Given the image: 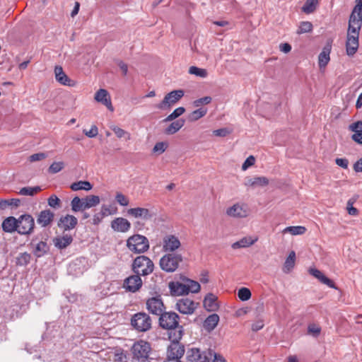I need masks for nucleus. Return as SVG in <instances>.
I'll list each match as a JSON object with an SVG mask.
<instances>
[{
    "label": "nucleus",
    "instance_id": "5fc2aeb1",
    "mask_svg": "<svg viewBox=\"0 0 362 362\" xmlns=\"http://www.w3.org/2000/svg\"><path fill=\"white\" fill-rule=\"evenodd\" d=\"M349 129L354 134L362 132V121H357L349 126Z\"/></svg>",
    "mask_w": 362,
    "mask_h": 362
},
{
    "label": "nucleus",
    "instance_id": "58836bf2",
    "mask_svg": "<svg viewBox=\"0 0 362 362\" xmlns=\"http://www.w3.org/2000/svg\"><path fill=\"white\" fill-rule=\"evenodd\" d=\"M189 74L204 78L208 76V71L205 69L199 68L195 66H192L189 68L188 71Z\"/></svg>",
    "mask_w": 362,
    "mask_h": 362
},
{
    "label": "nucleus",
    "instance_id": "4468645a",
    "mask_svg": "<svg viewBox=\"0 0 362 362\" xmlns=\"http://www.w3.org/2000/svg\"><path fill=\"white\" fill-rule=\"evenodd\" d=\"M199 303L194 302L188 298H182L177 300L175 308L182 314L192 315L197 310Z\"/></svg>",
    "mask_w": 362,
    "mask_h": 362
},
{
    "label": "nucleus",
    "instance_id": "de8ad7c7",
    "mask_svg": "<svg viewBox=\"0 0 362 362\" xmlns=\"http://www.w3.org/2000/svg\"><path fill=\"white\" fill-rule=\"evenodd\" d=\"M238 296L241 300L246 301L251 298V292L247 288L243 287L238 290Z\"/></svg>",
    "mask_w": 362,
    "mask_h": 362
},
{
    "label": "nucleus",
    "instance_id": "2f4dec72",
    "mask_svg": "<svg viewBox=\"0 0 362 362\" xmlns=\"http://www.w3.org/2000/svg\"><path fill=\"white\" fill-rule=\"evenodd\" d=\"M219 316L216 314L209 315L204 322V327L208 332L214 330L219 322Z\"/></svg>",
    "mask_w": 362,
    "mask_h": 362
},
{
    "label": "nucleus",
    "instance_id": "2eb2a0df",
    "mask_svg": "<svg viewBox=\"0 0 362 362\" xmlns=\"http://www.w3.org/2000/svg\"><path fill=\"white\" fill-rule=\"evenodd\" d=\"M154 264L146 256L141 255L136 257L132 263L133 272H153Z\"/></svg>",
    "mask_w": 362,
    "mask_h": 362
},
{
    "label": "nucleus",
    "instance_id": "6ab92c4d",
    "mask_svg": "<svg viewBox=\"0 0 362 362\" xmlns=\"http://www.w3.org/2000/svg\"><path fill=\"white\" fill-rule=\"evenodd\" d=\"M181 245L177 237L174 235H166L163 238L162 248L164 252H174Z\"/></svg>",
    "mask_w": 362,
    "mask_h": 362
},
{
    "label": "nucleus",
    "instance_id": "b1692460",
    "mask_svg": "<svg viewBox=\"0 0 362 362\" xmlns=\"http://www.w3.org/2000/svg\"><path fill=\"white\" fill-rule=\"evenodd\" d=\"M111 228L114 231L126 233L131 228V223L124 218L117 217L112 221Z\"/></svg>",
    "mask_w": 362,
    "mask_h": 362
},
{
    "label": "nucleus",
    "instance_id": "dca6fc26",
    "mask_svg": "<svg viewBox=\"0 0 362 362\" xmlns=\"http://www.w3.org/2000/svg\"><path fill=\"white\" fill-rule=\"evenodd\" d=\"M34 226V218L29 214H24L18 218L17 231L22 235L29 234L33 231Z\"/></svg>",
    "mask_w": 362,
    "mask_h": 362
},
{
    "label": "nucleus",
    "instance_id": "864d4df0",
    "mask_svg": "<svg viewBox=\"0 0 362 362\" xmlns=\"http://www.w3.org/2000/svg\"><path fill=\"white\" fill-rule=\"evenodd\" d=\"M212 100L211 97L210 96H205L201 98H199L197 100H195L193 102V105L196 107H199L202 105H208L209 104Z\"/></svg>",
    "mask_w": 362,
    "mask_h": 362
},
{
    "label": "nucleus",
    "instance_id": "a19ab883",
    "mask_svg": "<svg viewBox=\"0 0 362 362\" xmlns=\"http://www.w3.org/2000/svg\"><path fill=\"white\" fill-rule=\"evenodd\" d=\"M41 190V187H25L20 189L19 194L23 196H33Z\"/></svg>",
    "mask_w": 362,
    "mask_h": 362
},
{
    "label": "nucleus",
    "instance_id": "a211bd4d",
    "mask_svg": "<svg viewBox=\"0 0 362 362\" xmlns=\"http://www.w3.org/2000/svg\"><path fill=\"white\" fill-rule=\"evenodd\" d=\"M136 274L124 279L123 287L126 291L134 293L141 287L142 281L140 276L138 275L139 273Z\"/></svg>",
    "mask_w": 362,
    "mask_h": 362
},
{
    "label": "nucleus",
    "instance_id": "774afa93",
    "mask_svg": "<svg viewBox=\"0 0 362 362\" xmlns=\"http://www.w3.org/2000/svg\"><path fill=\"white\" fill-rule=\"evenodd\" d=\"M279 49L284 53H288L291 50V46L288 43H282L279 45Z\"/></svg>",
    "mask_w": 362,
    "mask_h": 362
},
{
    "label": "nucleus",
    "instance_id": "72a5a7b5",
    "mask_svg": "<svg viewBox=\"0 0 362 362\" xmlns=\"http://www.w3.org/2000/svg\"><path fill=\"white\" fill-rule=\"evenodd\" d=\"M53 241L57 247L64 249L72 243L73 238L70 235L66 234L63 236L55 238Z\"/></svg>",
    "mask_w": 362,
    "mask_h": 362
},
{
    "label": "nucleus",
    "instance_id": "a18cd8bd",
    "mask_svg": "<svg viewBox=\"0 0 362 362\" xmlns=\"http://www.w3.org/2000/svg\"><path fill=\"white\" fill-rule=\"evenodd\" d=\"M185 112V109L183 107H179L174 110V111L170 114L165 119H164V122H170L173 121L176 118L181 116Z\"/></svg>",
    "mask_w": 362,
    "mask_h": 362
},
{
    "label": "nucleus",
    "instance_id": "7ed1b4c3",
    "mask_svg": "<svg viewBox=\"0 0 362 362\" xmlns=\"http://www.w3.org/2000/svg\"><path fill=\"white\" fill-rule=\"evenodd\" d=\"M131 351L132 354L131 362H151L149 355L151 346L148 341L144 340L136 341Z\"/></svg>",
    "mask_w": 362,
    "mask_h": 362
},
{
    "label": "nucleus",
    "instance_id": "cd10ccee",
    "mask_svg": "<svg viewBox=\"0 0 362 362\" xmlns=\"http://www.w3.org/2000/svg\"><path fill=\"white\" fill-rule=\"evenodd\" d=\"M54 214L49 209L42 211L37 217V222L42 227L49 226L54 220Z\"/></svg>",
    "mask_w": 362,
    "mask_h": 362
},
{
    "label": "nucleus",
    "instance_id": "bb28decb",
    "mask_svg": "<svg viewBox=\"0 0 362 362\" xmlns=\"http://www.w3.org/2000/svg\"><path fill=\"white\" fill-rule=\"evenodd\" d=\"M95 100L97 102L103 103L111 112L114 111V107L112 105L110 96L105 89H99L95 95Z\"/></svg>",
    "mask_w": 362,
    "mask_h": 362
},
{
    "label": "nucleus",
    "instance_id": "680f3d73",
    "mask_svg": "<svg viewBox=\"0 0 362 362\" xmlns=\"http://www.w3.org/2000/svg\"><path fill=\"white\" fill-rule=\"evenodd\" d=\"M115 212L116 209L112 211L108 206L103 204L101 206V210L100 213L105 217L108 215L114 214Z\"/></svg>",
    "mask_w": 362,
    "mask_h": 362
},
{
    "label": "nucleus",
    "instance_id": "20e7f679",
    "mask_svg": "<svg viewBox=\"0 0 362 362\" xmlns=\"http://www.w3.org/2000/svg\"><path fill=\"white\" fill-rule=\"evenodd\" d=\"M100 202V197L96 195H88L83 199L75 197L71 202V210L74 212L83 211L98 205Z\"/></svg>",
    "mask_w": 362,
    "mask_h": 362
},
{
    "label": "nucleus",
    "instance_id": "4be33fe9",
    "mask_svg": "<svg viewBox=\"0 0 362 362\" xmlns=\"http://www.w3.org/2000/svg\"><path fill=\"white\" fill-rule=\"evenodd\" d=\"M362 25V5L356 4L349 18V27L361 29Z\"/></svg>",
    "mask_w": 362,
    "mask_h": 362
},
{
    "label": "nucleus",
    "instance_id": "c756f323",
    "mask_svg": "<svg viewBox=\"0 0 362 362\" xmlns=\"http://www.w3.org/2000/svg\"><path fill=\"white\" fill-rule=\"evenodd\" d=\"M258 238L257 237H252V236H246L238 241L233 243L232 248L233 249H238V248H243V247H247L250 245H252L254 243H255L257 241Z\"/></svg>",
    "mask_w": 362,
    "mask_h": 362
},
{
    "label": "nucleus",
    "instance_id": "9d476101",
    "mask_svg": "<svg viewBox=\"0 0 362 362\" xmlns=\"http://www.w3.org/2000/svg\"><path fill=\"white\" fill-rule=\"evenodd\" d=\"M185 92L183 90H175L166 94L163 100L156 105V107L166 110L175 105L183 96Z\"/></svg>",
    "mask_w": 362,
    "mask_h": 362
},
{
    "label": "nucleus",
    "instance_id": "f03ea898",
    "mask_svg": "<svg viewBox=\"0 0 362 362\" xmlns=\"http://www.w3.org/2000/svg\"><path fill=\"white\" fill-rule=\"evenodd\" d=\"M182 336V331L181 329H179L177 333H174V337L170 334L172 343L168 348L167 358L164 362H180V358L185 354L184 346L178 342Z\"/></svg>",
    "mask_w": 362,
    "mask_h": 362
},
{
    "label": "nucleus",
    "instance_id": "6e6552de",
    "mask_svg": "<svg viewBox=\"0 0 362 362\" xmlns=\"http://www.w3.org/2000/svg\"><path fill=\"white\" fill-rule=\"evenodd\" d=\"M251 210L249 206L244 202H236L228 207L226 214L230 218L235 219L245 218L250 216Z\"/></svg>",
    "mask_w": 362,
    "mask_h": 362
},
{
    "label": "nucleus",
    "instance_id": "f704fd0d",
    "mask_svg": "<svg viewBox=\"0 0 362 362\" xmlns=\"http://www.w3.org/2000/svg\"><path fill=\"white\" fill-rule=\"evenodd\" d=\"M185 124V120L180 119L173 122L165 129V133L168 135L177 132Z\"/></svg>",
    "mask_w": 362,
    "mask_h": 362
},
{
    "label": "nucleus",
    "instance_id": "5701e85b",
    "mask_svg": "<svg viewBox=\"0 0 362 362\" xmlns=\"http://www.w3.org/2000/svg\"><path fill=\"white\" fill-rule=\"evenodd\" d=\"M78 220L74 216L66 214L60 217L57 226L64 230H71L76 226Z\"/></svg>",
    "mask_w": 362,
    "mask_h": 362
},
{
    "label": "nucleus",
    "instance_id": "603ef678",
    "mask_svg": "<svg viewBox=\"0 0 362 362\" xmlns=\"http://www.w3.org/2000/svg\"><path fill=\"white\" fill-rule=\"evenodd\" d=\"M168 144L167 142H163V141L158 142L155 144V146L153 148V151L154 153H158V154H161L163 152H165V151L168 148Z\"/></svg>",
    "mask_w": 362,
    "mask_h": 362
},
{
    "label": "nucleus",
    "instance_id": "aec40b11",
    "mask_svg": "<svg viewBox=\"0 0 362 362\" xmlns=\"http://www.w3.org/2000/svg\"><path fill=\"white\" fill-rule=\"evenodd\" d=\"M128 216L134 218H141L144 221L150 220L153 218V214L146 208L135 207L127 210Z\"/></svg>",
    "mask_w": 362,
    "mask_h": 362
},
{
    "label": "nucleus",
    "instance_id": "393cba45",
    "mask_svg": "<svg viewBox=\"0 0 362 362\" xmlns=\"http://www.w3.org/2000/svg\"><path fill=\"white\" fill-rule=\"evenodd\" d=\"M269 180L264 176H259L254 177H246L244 185L246 187H251L252 189L258 187H264L269 185Z\"/></svg>",
    "mask_w": 362,
    "mask_h": 362
},
{
    "label": "nucleus",
    "instance_id": "473e14b6",
    "mask_svg": "<svg viewBox=\"0 0 362 362\" xmlns=\"http://www.w3.org/2000/svg\"><path fill=\"white\" fill-rule=\"evenodd\" d=\"M31 245L33 248V252L37 257L42 256L49 250L47 244L44 241H39L37 243L33 241Z\"/></svg>",
    "mask_w": 362,
    "mask_h": 362
},
{
    "label": "nucleus",
    "instance_id": "ddd939ff",
    "mask_svg": "<svg viewBox=\"0 0 362 362\" xmlns=\"http://www.w3.org/2000/svg\"><path fill=\"white\" fill-rule=\"evenodd\" d=\"M211 358V351H201L198 348H191L187 351V362H209Z\"/></svg>",
    "mask_w": 362,
    "mask_h": 362
},
{
    "label": "nucleus",
    "instance_id": "49530a36",
    "mask_svg": "<svg viewBox=\"0 0 362 362\" xmlns=\"http://www.w3.org/2000/svg\"><path fill=\"white\" fill-rule=\"evenodd\" d=\"M64 168V163L62 161L52 163L48 168V172L55 174L60 172Z\"/></svg>",
    "mask_w": 362,
    "mask_h": 362
},
{
    "label": "nucleus",
    "instance_id": "c9c22d12",
    "mask_svg": "<svg viewBox=\"0 0 362 362\" xmlns=\"http://www.w3.org/2000/svg\"><path fill=\"white\" fill-rule=\"evenodd\" d=\"M70 187L73 191H78L81 189L89 191L92 189L93 186L88 181H78L72 183Z\"/></svg>",
    "mask_w": 362,
    "mask_h": 362
},
{
    "label": "nucleus",
    "instance_id": "e433bc0d",
    "mask_svg": "<svg viewBox=\"0 0 362 362\" xmlns=\"http://www.w3.org/2000/svg\"><path fill=\"white\" fill-rule=\"evenodd\" d=\"M306 228L304 226H288L283 230V233H290L293 235H303L305 233Z\"/></svg>",
    "mask_w": 362,
    "mask_h": 362
},
{
    "label": "nucleus",
    "instance_id": "79ce46f5",
    "mask_svg": "<svg viewBox=\"0 0 362 362\" xmlns=\"http://www.w3.org/2000/svg\"><path fill=\"white\" fill-rule=\"evenodd\" d=\"M207 113V109L206 108H199L194 111H193L190 115H189V120L192 122H195L198 120L199 119L205 116Z\"/></svg>",
    "mask_w": 362,
    "mask_h": 362
},
{
    "label": "nucleus",
    "instance_id": "052dcab7",
    "mask_svg": "<svg viewBox=\"0 0 362 362\" xmlns=\"http://www.w3.org/2000/svg\"><path fill=\"white\" fill-rule=\"evenodd\" d=\"M230 133V131L227 128H221L213 132V134L216 136L224 137L228 135Z\"/></svg>",
    "mask_w": 362,
    "mask_h": 362
},
{
    "label": "nucleus",
    "instance_id": "1a4fd4ad",
    "mask_svg": "<svg viewBox=\"0 0 362 362\" xmlns=\"http://www.w3.org/2000/svg\"><path fill=\"white\" fill-rule=\"evenodd\" d=\"M100 357L107 362H126L127 357L122 348L114 347L101 351Z\"/></svg>",
    "mask_w": 362,
    "mask_h": 362
},
{
    "label": "nucleus",
    "instance_id": "9b49d317",
    "mask_svg": "<svg viewBox=\"0 0 362 362\" xmlns=\"http://www.w3.org/2000/svg\"><path fill=\"white\" fill-rule=\"evenodd\" d=\"M359 31V28L353 27L348 28L346 51L349 56H353L358 50Z\"/></svg>",
    "mask_w": 362,
    "mask_h": 362
},
{
    "label": "nucleus",
    "instance_id": "4d7b16f0",
    "mask_svg": "<svg viewBox=\"0 0 362 362\" xmlns=\"http://www.w3.org/2000/svg\"><path fill=\"white\" fill-rule=\"evenodd\" d=\"M83 132L86 136L94 138L98 134V129L95 125H92L90 130L83 129Z\"/></svg>",
    "mask_w": 362,
    "mask_h": 362
},
{
    "label": "nucleus",
    "instance_id": "f3484780",
    "mask_svg": "<svg viewBox=\"0 0 362 362\" xmlns=\"http://www.w3.org/2000/svg\"><path fill=\"white\" fill-rule=\"evenodd\" d=\"M146 307L151 313L156 315H160L165 310L164 304L160 296L149 298L146 302Z\"/></svg>",
    "mask_w": 362,
    "mask_h": 362
},
{
    "label": "nucleus",
    "instance_id": "338daca9",
    "mask_svg": "<svg viewBox=\"0 0 362 362\" xmlns=\"http://www.w3.org/2000/svg\"><path fill=\"white\" fill-rule=\"evenodd\" d=\"M351 138L356 143L362 145V132L353 134Z\"/></svg>",
    "mask_w": 362,
    "mask_h": 362
},
{
    "label": "nucleus",
    "instance_id": "8fccbe9b",
    "mask_svg": "<svg viewBox=\"0 0 362 362\" xmlns=\"http://www.w3.org/2000/svg\"><path fill=\"white\" fill-rule=\"evenodd\" d=\"M48 205L54 209H59L61 206V201L55 194L51 195L48 200Z\"/></svg>",
    "mask_w": 362,
    "mask_h": 362
},
{
    "label": "nucleus",
    "instance_id": "7c9ffc66",
    "mask_svg": "<svg viewBox=\"0 0 362 362\" xmlns=\"http://www.w3.org/2000/svg\"><path fill=\"white\" fill-rule=\"evenodd\" d=\"M3 230L7 233L17 231L18 219L13 216L6 218L2 223Z\"/></svg>",
    "mask_w": 362,
    "mask_h": 362
},
{
    "label": "nucleus",
    "instance_id": "37998d69",
    "mask_svg": "<svg viewBox=\"0 0 362 362\" xmlns=\"http://www.w3.org/2000/svg\"><path fill=\"white\" fill-rule=\"evenodd\" d=\"M317 3L318 0H306L302 11L305 13H311L315 10Z\"/></svg>",
    "mask_w": 362,
    "mask_h": 362
},
{
    "label": "nucleus",
    "instance_id": "f8f14e48",
    "mask_svg": "<svg viewBox=\"0 0 362 362\" xmlns=\"http://www.w3.org/2000/svg\"><path fill=\"white\" fill-rule=\"evenodd\" d=\"M179 315L175 312L163 313L159 318L161 327L166 329H174L179 325Z\"/></svg>",
    "mask_w": 362,
    "mask_h": 362
},
{
    "label": "nucleus",
    "instance_id": "0eeeda50",
    "mask_svg": "<svg viewBox=\"0 0 362 362\" xmlns=\"http://www.w3.org/2000/svg\"><path fill=\"white\" fill-rule=\"evenodd\" d=\"M131 325L138 332H146L151 328L152 320L146 313H137L131 318Z\"/></svg>",
    "mask_w": 362,
    "mask_h": 362
},
{
    "label": "nucleus",
    "instance_id": "13d9d810",
    "mask_svg": "<svg viewBox=\"0 0 362 362\" xmlns=\"http://www.w3.org/2000/svg\"><path fill=\"white\" fill-rule=\"evenodd\" d=\"M255 163V158L253 156H250L246 158L242 165V170H246L248 168L252 166Z\"/></svg>",
    "mask_w": 362,
    "mask_h": 362
},
{
    "label": "nucleus",
    "instance_id": "c85d7f7f",
    "mask_svg": "<svg viewBox=\"0 0 362 362\" xmlns=\"http://www.w3.org/2000/svg\"><path fill=\"white\" fill-rule=\"evenodd\" d=\"M332 45L330 42H328L322 49V51L318 56V64L320 69L325 68L330 60V52Z\"/></svg>",
    "mask_w": 362,
    "mask_h": 362
},
{
    "label": "nucleus",
    "instance_id": "ea45409f",
    "mask_svg": "<svg viewBox=\"0 0 362 362\" xmlns=\"http://www.w3.org/2000/svg\"><path fill=\"white\" fill-rule=\"evenodd\" d=\"M110 129L114 132L115 135L119 139L125 138L126 140H129L131 139V135L128 132L124 130L123 129L117 126L112 125L110 126Z\"/></svg>",
    "mask_w": 362,
    "mask_h": 362
},
{
    "label": "nucleus",
    "instance_id": "3c124183",
    "mask_svg": "<svg viewBox=\"0 0 362 362\" xmlns=\"http://www.w3.org/2000/svg\"><path fill=\"white\" fill-rule=\"evenodd\" d=\"M296 259V253L294 251H291L285 262V267L287 269H291L293 267Z\"/></svg>",
    "mask_w": 362,
    "mask_h": 362
},
{
    "label": "nucleus",
    "instance_id": "a878e982",
    "mask_svg": "<svg viewBox=\"0 0 362 362\" xmlns=\"http://www.w3.org/2000/svg\"><path fill=\"white\" fill-rule=\"evenodd\" d=\"M203 306L208 312H215L218 310L219 304L216 295L209 293L203 300Z\"/></svg>",
    "mask_w": 362,
    "mask_h": 362
},
{
    "label": "nucleus",
    "instance_id": "f257e3e1",
    "mask_svg": "<svg viewBox=\"0 0 362 362\" xmlns=\"http://www.w3.org/2000/svg\"><path fill=\"white\" fill-rule=\"evenodd\" d=\"M168 288L172 296H180L188 295L189 293H197L199 292L201 286L199 282L185 278L182 281H170Z\"/></svg>",
    "mask_w": 362,
    "mask_h": 362
},
{
    "label": "nucleus",
    "instance_id": "0e129e2a",
    "mask_svg": "<svg viewBox=\"0 0 362 362\" xmlns=\"http://www.w3.org/2000/svg\"><path fill=\"white\" fill-rule=\"evenodd\" d=\"M347 211L349 214L351 216H356L358 214V209L352 206V203L351 202V201L348 202Z\"/></svg>",
    "mask_w": 362,
    "mask_h": 362
},
{
    "label": "nucleus",
    "instance_id": "39448f33",
    "mask_svg": "<svg viewBox=\"0 0 362 362\" xmlns=\"http://www.w3.org/2000/svg\"><path fill=\"white\" fill-rule=\"evenodd\" d=\"M127 247L132 252L144 253L149 249V241L146 237L139 234L130 236L127 240Z\"/></svg>",
    "mask_w": 362,
    "mask_h": 362
},
{
    "label": "nucleus",
    "instance_id": "c03bdc74",
    "mask_svg": "<svg viewBox=\"0 0 362 362\" xmlns=\"http://www.w3.org/2000/svg\"><path fill=\"white\" fill-rule=\"evenodd\" d=\"M313 30V24L309 21H303L300 22L297 33L300 35L303 33H307L311 32Z\"/></svg>",
    "mask_w": 362,
    "mask_h": 362
},
{
    "label": "nucleus",
    "instance_id": "6e6d98bb",
    "mask_svg": "<svg viewBox=\"0 0 362 362\" xmlns=\"http://www.w3.org/2000/svg\"><path fill=\"white\" fill-rule=\"evenodd\" d=\"M321 332V328L320 326L315 324H311L308 325V332L310 334H312L314 337H317Z\"/></svg>",
    "mask_w": 362,
    "mask_h": 362
},
{
    "label": "nucleus",
    "instance_id": "423d86ee",
    "mask_svg": "<svg viewBox=\"0 0 362 362\" xmlns=\"http://www.w3.org/2000/svg\"><path fill=\"white\" fill-rule=\"evenodd\" d=\"M182 262V256L177 253H168L160 259V267L165 272H175Z\"/></svg>",
    "mask_w": 362,
    "mask_h": 362
},
{
    "label": "nucleus",
    "instance_id": "09e8293b",
    "mask_svg": "<svg viewBox=\"0 0 362 362\" xmlns=\"http://www.w3.org/2000/svg\"><path fill=\"white\" fill-rule=\"evenodd\" d=\"M116 202L122 206H127L129 204V198L121 192H117L115 195Z\"/></svg>",
    "mask_w": 362,
    "mask_h": 362
},
{
    "label": "nucleus",
    "instance_id": "412c9836",
    "mask_svg": "<svg viewBox=\"0 0 362 362\" xmlns=\"http://www.w3.org/2000/svg\"><path fill=\"white\" fill-rule=\"evenodd\" d=\"M54 76L56 81L63 86L74 87L76 85V82L69 78L61 66L54 67Z\"/></svg>",
    "mask_w": 362,
    "mask_h": 362
},
{
    "label": "nucleus",
    "instance_id": "4c0bfd02",
    "mask_svg": "<svg viewBox=\"0 0 362 362\" xmlns=\"http://www.w3.org/2000/svg\"><path fill=\"white\" fill-rule=\"evenodd\" d=\"M322 284L327 285L329 288H337L332 280L325 275V273H311Z\"/></svg>",
    "mask_w": 362,
    "mask_h": 362
},
{
    "label": "nucleus",
    "instance_id": "69168bd1",
    "mask_svg": "<svg viewBox=\"0 0 362 362\" xmlns=\"http://www.w3.org/2000/svg\"><path fill=\"white\" fill-rule=\"evenodd\" d=\"M264 327V322L262 320H258L252 325V331L257 332L262 329Z\"/></svg>",
    "mask_w": 362,
    "mask_h": 362
},
{
    "label": "nucleus",
    "instance_id": "bf43d9fd",
    "mask_svg": "<svg viewBox=\"0 0 362 362\" xmlns=\"http://www.w3.org/2000/svg\"><path fill=\"white\" fill-rule=\"evenodd\" d=\"M46 158H47V155L45 153H34V154L31 155L29 157V160L30 162H35V161L42 160Z\"/></svg>",
    "mask_w": 362,
    "mask_h": 362
},
{
    "label": "nucleus",
    "instance_id": "e2e57ef3",
    "mask_svg": "<svg viewBox=\"0 0 362 362\" xmlns=\"http://www.w3.org/2000/svg\"><path fill=\"white\" fill-rule=\"evenodd\" d=\"M335 163L342 168L346 169L348 168L349 161L346 158H337Z\"/></svg>",
    "mask_w": 362,
    "mask_h": 362
}]
</instances>
